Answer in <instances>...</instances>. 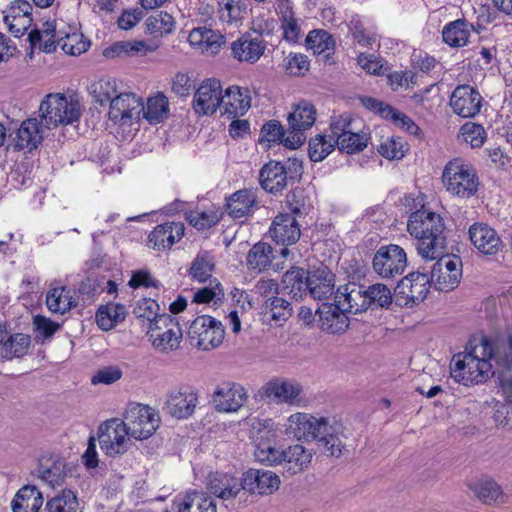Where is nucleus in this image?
Instances as JSON below:
<instances>
[{"instance_id": "obj_1", "label": "nucleus", "mask_w": 512, "mask_h": 512, "mask_svg": "<svg viewBox=\"0 0 512 512\" xmlns=\"http://www.w3.org/2000/svg\"><path fill=\"white\" fill-rule=\"evenodd\" d=\"M512 361V339L507 336L490 340L482 337L470 351L453 358L451 376L465 385H477L486 382L495 373L494 364Z\"/></svg>"}, {"instance_id": "obj_2", "label": "nucleus", "mask_w": 512, "mask_h": 512, "mask_svg": "<svg viewBox=\"0 0 512 512\" xmlns=\"http://www.w3.org/2000/svg\"><path fill=\"white\" fill-rule=\"evenodd\" d=\"M445 225L442 217L422 208L410 214L407 231L417 239L418 254L425 260H435L445 251Z\"/></svg>"}, {"instance_id": "obj_3", "label": "nucleus", "mask_w": 512, "mask_h": 512, "mask_svg": "<svg viewBox=\"0 0 512 512\" xmlns=\"http://www.w3.org/2000/svg\"><path fill=\"white\" fill-rule=\"evenodd\" d=\"M442 182L447 192L462 199L475 195L479 186L475 169L460 158L453 159L445 165Z\"/></svg>"}, {"instance_id": "obj_4", "label": "nucleus", "mask_w": 512, "mask_h": 512, "mask_svg": "<svg viewBox=\"0 0 512 512\" xmlns=\"http://www.w3.org/2000/svg\"><path fill=\"white\" fill-rule=\"evenodd\" d=\"M42 123L51 129L58 125L77 122L81 116V105L77 100H69L64 94H48L39 107Z\"/></svg>"}, {"instance_id": "obj_5", "label": "nucleus", "mask_w": 512, "mask_h": 512, "mask_svg": "<svg viewBox=\"0 0 512 512\" xmlns=\"http://www.w3.org/2000/svg\"><path fill=\"white\" fill-rule=\"evenodd\" d=\"M408 264L407 253L399 245L379 247L372 258V269L382 280H394L401 276Z\"/></svg>"}, {"instance_id": "obj_6", "label": "nucleus", "mask_w": 512, "mask_h": 512, "mask_svg": "<svg viewBox=\"0 0 512 512\" xmlns=\"http://www.w3.org/2000/svg\"><path fill=\"white\" fill-rule=\"evenodd\" d=\"M355 121L350 114H342L331 118L330 131L336 137L337 148L353 154L363 151L368 143L369 136L364 132H356Z\"/></svg>"}, {"instance_id": "obj_7", "label": "nucleus", "mask_w": 512, "mask_h": 512, "mask_svg": "<svg viewBox=\"0 0 512 512\" xmlns=\"http://www.w3.org/2000/svg\"><path fill=\"white\" fill-rule=\"evenodd\" d=\"M147 335L157 351L168 353L179 348L182 330L172 316L161 314L148 325Z\"/></svg>"}, {"instance_id": "obj_8", "label": "nucleus", "mask_w": 512, "mask_h": 512, "mask_svg": "<svg viewBox=\"0 0 512 512\" xmlns=\"http://www.w3.org/2000/svg\"><path fill=\"white\" fill-rule=\"evenodd\" d=\"M224 334L222 323L208 315L197 317L188 330L190 344L204 351L218 347Z\"/></svg>"}, {"instance_id": "obj_9", "label": "nucleus", "mask_w": 512, "mask_h": 512, "mask_svg": "<svg viewBox=\"0 0 512 512\" xmlns=\"http://www.w3.org/2000/svg\"><path fill=\"white\" fill-rule=\"evenodd\" d=\"M123 423L131 437L142 440L149 438L156 431L160 418L151 407L133 404L127 409Z\"/></svg>"}, {"instance_id": "obj_10", "label": "nucleus", "mask_w": 512, "mask_h": 512, "mask_svg": "<svg viewBox=\"0 0 512 512\" xmlns=\"http://www.w3.org/2000/svg\"><path fill=\"white\" fill-rule=\"evenodd\" d=\"M255 459L268 466L280 465L283 449L275 446L274 435L271 433V420H257L252 424Z\"/></svg>"}, {"instance_id": "obj_11", "label": "nucleus", "mask_w": 512, "mask_h": 512, "mask_svg": "<svg viewBox=\"0 0 512 512\" xmlns=\"http://www.w3.org/2000/svg\"><path fill=\"white\" fill-rule=\"evenodd\" d=\"M433 264L429 278L434 287L443 292L454 290L462 278V261L457 256L441 254Z\"/></svg>"}, {"instance_id": "obj_12", "label": "nucleus", "mask_w": 512, "mask_h": 512, "mask_svg": "<svg viewBox=\"0 0 512 512\" xmlns=\"http://www.w3.org/2000/svg\"><path fill=\"white\" fill-rule=\"evenodd\" d=\"M130 437L123 421L117 418L107 420L98 430L100 448L106 455L112 457L128 450Z\"/></svg>"}, {"instance_id": "obj_13", "label": "nucleus", "mask_w": 512, "mask_h": 512, "mask_svg": "<svg viewBox=\"0 0 512 512\" xmlns=\"http://www.w3.org/2000/svg\"><path fill=\"white\" fill-rule=\"evenodd\" d=\"M315 120L316 110L312 104L303 101L296 105L288 116L290 131L284 140V145L291 149L301 146L306 139L304 131L311 128Z\"/></svg>"}, {"instance_id": "obj_14", "label": "nucleus", "mask_w": 512, "mask_h": 512, "mask_svg": "<svg viewBox=\"0 0 512 512\" xmlns=\"http://www.w3.org/2000/svg\"><path fill=\"white\" fill-rule=\"evenodd\" d=\"M345 438L342 423L323 417L312 440L317 441L329 456L338 458L345 449Z\"/></svg>"}, {"instance_id": "obj_15", "label": "nucleus", "mask_w": 512, "mask_h": 512, "mask_svg": "<svg viewBox=\"0 0 512 512\" xmlns=\"http://www.w3.org/2000/svg\"><path fill=\"white\" fill-rule=\"evenodd\" d=\"M432 282L429 275L416 271L403 277L395 288V295L403 300L405 305L422 302L429 292Z\"/></svg>"}, {"instance_id": "obj_16", "label": "nucleus", "mask_w": 512, "mask_h": 512, "mask_svg": "<svg viewBox=\"0 0 512 512\" xmlns=\"http://www.w3.org/2000/svg\"><path fill=\"white\" fill-rule=\"evenodd\" d=\"M247 399V390L241 384L232 381L220 383L212 395L216 411L225 413L237 412Z\"/></svg>"}, {"instance_id": "obj_17", "label": "nucleus", "mask_w": 512, "mask_h": 512, "mask_svg": "<svg viewBox=\"0 0 512 512\" xmlns=\"http://www.w3.org/2000/svg\"><path fill=\"white\" fill-rule=\"evenodd\" d=\"M143 110L144 105L140 97L134 93L122 91L111 101L108 116L114 123L125 125L133 120H139Z\"/></svg>"}, {"instance_id": "obj_18", "label": "nucleus", "mask_w": 512, "mask_h": 512, "mask_svg": "<svg viewBox=\"0 0 512 512\" xmlns=\"http://www.w3.org/2000/svg\"><path fill=\"white\" fill-rule=\"evenodd\" d=\"M483 98L477 89L470 85L457 86L450 97V106L462 118H472L480 112Z\"/></svg>"}, {"instance_id": "obj_19", "label": "nucleus", "mask_w": 512, "mask_h": 512, "mask_svg": "<svg viewBox=\"0 0 512 512\" xmlns=\"http://www.w3.org/2000/svg\"><path fill=\"white\" fill-rule=\"evenodd\" d=\"M197 402V393L191 387L184 386L168 392L165 407L172 417L185 419L194 413Z\"/></svg>"}, {"instance_id": "obj_20", "label": "nucleus", "mask_w": 512, "mask_h": 512, "mask_svg": "<svg viewBox=\"0 0 512 512\" xmlns=\"http://www.w3.org/2000/svg\"><path fill=\"white\" fill-rule=\"evenodd\" d=\"M222 87L217 80L204 81L196 90L193 109L198 115H212L221 108Z\"/></svg>"}, {"instance_id": "obj_21", "label": "nucleus", "mask_w": 512, "mask_h": 512, "mask_svg": "<svg viewBox=\"0 0 512 512\" xmlns=\"http://www.w3.org/2000/svg\"><path fill=\"white\" fill-rule=\"evenodd\" d=\"M242 489L259 495H270L279 489L280 478L271 471L265 469H249L243 474Z\"/></svg>"}, {"instance_id": "obj_22", "label": "nucleus", "mask_w": 512, "mask_h": 512, "mask_svg": "<svg viewBox=\"0 0 512 512\" xmlns=\"http://www.w3.org/2000/svg\"><path fill=\"white\" fill-rule=\"evenodd\" d=\"M3 13L10 33L17 38L23 36L32 24V6L26 0H14Z\"/></svg>"}, {"instance_id": "obj_23", "label": "nucleus", "mask_w": 512, "mask_h": 512, "mask_svg": "<svg viewBox=\"0 0 512 512\" xmlns=\"http://www.w3.org/2000/svg\"><path fill=\"white\" fill-rule=\"evenodd\" d=\"M475 498L486 505H500L507 501L502 487L490 476L483 475L467 482Z\"/></svg>"}, {"instance_id": "obj_24", "label": "nucleus", "mask_w": 512, "mask_h": 512, "mask_svg": "<svg viewBox=\"0 0 512 512\" xmlns=\"http://www.w3.org/2000/svg\"><path fill=\"white\" fill-rule=\"evenodd\" d=\"M289 167L278 161L266 163L259 172L261 187L272 194L282 192L294 177L289 175Z\"/></svg>"}, {"instance_id": "obj_25", "label": "nucleus", "mask_w": 512, "mask_h": 512, "mask_svg": "<svg viewBox=\"0 0 512 512\" xmlns=\"http://www.w3.org/2000/svg\"><path fill=\"white\" fill-rule=\"evenodd\" d=\"M335 302L348 313H361L369 308L366 287L357 283H348L338 288Z\"/></svg>"}, {"instance_id": "obj_26", "label": "nucleus", "mask_w": 512, "mask_h": 512, "mask_svg": "<svg viewBox=\"0 0 512 512\" xmlns=\"http://www.w3.org/2000/svg\"><path fill=\"white\" fill-rule=\"evenodd\" d=\"M265 49L266 44L260 34H243L231 44L233 57L240 62H247L251 64L260 59Z\"/></svg>"}, {"instance_id": "obj_27", "label": "nucleus", "mask_w": 512, "mask_h": 512, "mask_svg": "<svg viewBox=\"0 0 512 512\" xmlns=\"http://www.w3.org/2000/svg\"><path fill=\"white\" fill-rule=\"evenodd\" d=\"M323 417H315L304 412L290 415L284 425L285 434L297 440L310 441L315 436Z\"/></svg>"}, {"instance_id": "obj_28", "label": "nucleus", "mask_w": 512, "mask_h": 512, "mask_svg": "<svg viewBox=\"0 0 512 512\" xmlns=\"http://www.w3.org/2000/svg\"><path fill=\"white\" fill-rule=\"evenodd\" d=\"M251 107V93L248 88L230 86L222 95V114L228 118L243 116Z\"/></svg>"}, {"instance_id": "obj_29", "label": "nucleus", "mask_w": 512, "mask_h": 512, "mask_svg": "<svg viewBox=\"0 0 512 512\" xmlns=\"http://www.w3.org/2000/svg\"><path fill=\"white\" fill-rule=\"evenodd\" d=\"M469 239L474 247L486 255L496 254L501 246V239L497 232L488 224L477 222L468 230Z\"/></svg>"}, {"instance_id": "obj_30", "label": "nucleus", "mask_w": 512, "mask_h": 512, "mask_svg": "<svg viewBox=\"0 0 512 512\" xmlns=\"http://www.w3.org/2000/svg\"><path fill=\"white\" fill-rule=\"evenodd\" d=\"M316 313L319 315L320 327L330 334H339L347 330L349 318L339 303H325L318 307Z\"/></svg>"}, {"instance_id": "obj_31", "label": "nucleus", "mask_w": 512, "mask_h": 512, "mask_svg": "<svg viewBox=\"0 0 512 512\" xmlns=\"http://www.w3.org/2000/svg\"><path fill=\"white\" fill-rule=\"evenodd\" d=\"M269 234L277 244L288 246L299 240L301 231L293 216L289 214H279L274 218L269 229Z\"/></svg>"}, {"instance_id": "obj_32", "label": "nucleus", "mask_w": 512, "mask_h": 512, "mask_svg": "<svg viewBox=\"0 0 512 512\" xmlns=\"http://www.w3.org/2000/svg\"><path fill=\"white\" fill-rule=\"evenodd\" d=\"M312 460V453L301 444H294L283 449L280 465L283 473L293 476L306 470Z\"/></svg>"}, {"instance_id": "obj_33", "label": "nucleus", "mask_w": 512, "mask_h": 512, "mask_svg": "<svg viewBox=\"0 0 512 512\" xmlns=\"http://www.w3.org/2000/svg\"><path fill=\"white\" fill-rule=\"evenodd\" d=\"M184 225L181 222H166L156 226L148 236L149 247L155 250L170 248L184 236Z\"/></svg>"}, {"instance_id": "obj_34", "label": "nucleus", "mask_w": 512, "mask_h": 512, "mask_svg": "<svg viewBox=\"0 0 512 512\" xmlns=\"http://www.w3.org/2000/svg\"><path fill=\"white\" fill-rule=\"evenodd\" d=\"M159 44L155 41L129 40L118 41L107 47L103 51L106 58H116L125 56H146L155 52Z\"/></svg>"}, {"instance_id": "obj_35", "label": "nucleus", "mask_w": 512, "mask_h": 512, "mask_svg": "<svg viewBox=\"0 0 512 512\" xmlns=\"http://www.w3.org/2000/svg\"><path fill=\"white\" fill-rule=\"evenodd\" d=\"M301 392L302 386L299 383L284 379H273L264 387V393L268 398L289 405L299 403V395Z\"/></svg>"}, {"instance_id": "obj_36", "label": "nucleus", "mask_w": 512, "mask_h": 512, "mask_svg": "<svg viewBox=\"0 0 512 512\" xmlns=\"http://www.w3.org/2000/svg\"><path fill=\"white\" fill-rule=\"evenodd\" d=\"M208 490L222 500H230L242 490V483L229 473L216 472L209 475Z\"/></svg>"}, {"instance_id": "obj_37", "label": "nucleus", "mask_w": 512, "mask_h": 512, "mask_svg": "<svg viewBox=\"0 0 512 512\" xmlns=\"http://www.w3.org/2000/svg\"><path fill=\"white\" fill-rule=\"evenodd\" d=\"M188 41L192 46L208 55L217 54L225 42L222 34L206 27L194 28L188 36Z\"/></svg>"}, {"instance_id": "obj_38", "label": "nucleus", "mask_w": 512, "mask_h": 512, "mask_svg": "<svg viewBox=\"0 0 512 512\" xmlns=\"http://www.w3.org/2000/svg\"><path fill=\"white\" fill-rule=\"evenodd\" d=\"M256 194L250 189H242L232 194L226 203V211L234 219L249 216L256 204Z\"/></svg>"}, {"instance_id": "obj_39", "label": "nucleus", "mask_w": 512, "mask_h": 512, "mask_svg": "<svg viewBox=\"0 0 512 512\" xmlns=\"http://www.w3.org/2000/svg\"><path fill=\"white\" fill-rule=\"evenodd\" d=\"M310 276L305 269L292 267L283 275V289L293 298H302L308 293Z\"/></svg>"}, {"instance_id": "obj_40", "label": "nucleus", "mask_w": 512, "mask_h": 512, "mask_svg": "<svg viewBox=\"0 0 512 512\" xmlns=\"http://www.w3.org/2000/svg\"><path fill=\"white\" fill-rule=\"evenodd\" d=\"M43 136L36 118H29L22 122L17 130L15 146L19 150L31 151L41 142Z\"/></svg>"}, {"instance_id": "obj_41", "label": "nucleus", "mask_w": 512, "mask_h": 512, "mask_svg": "<svg viewBox=\"0 0 512 512\" xmlns=\"http://www.w3.org/2000/svg\"><path fill=\"white\" fill-rule=\"evenodd\" d=\"M43 504L40 491L34 486H24L11 502L12 512H37Z\"/></svg>"}, {"instance_id": "obj_42", "label": "nucleus", "mask_w": 512, "mask_h": 512, "mask_svg": "<svg viewBox=\"0 0 512 512\" xmlns=\"http://www.w3.org/2000/svg\"><path fill=\"white\" fill-rule=\"evenodd\" d=\"M334 286V275L327 269H318L310 276L307 294L316 300H324L333 294Z\"/></svg>"}, {"instance_id": "obj_43", "label": "nucleus", "mask_w": 512, "mask_h": 512, "mask_svg": "<svg viewBox=\"0 0 512 512\" xmlns=\"http://www.w3.org/2000/svg\"><path fill=\"white\" fill-rule=\"evenodd\" d=\"M76 304L72 298V291L66 286L51 287L46 295V306L55 314H65Z\"/></svg>"}, {"instance_id": "obj_44", "label": "nucleus", "mask_w": 512, "mask_h": 512, "mask_svg": "<svg viewBox=\"0 0 512 512\" xmlns=\"http://www.w3.org/2000/svg\"><path fill=\"white\" fill-rule=\"evenodd\" d=\"M273 259V248L268 243L258 242L248 251L246 265L250 270L263 272L271 265Z\"/></svg>"}, {"instance_id": "obj_45", "label": "nucleus", "mask_w": 512, "mask_h": 512, "mask_svg": "<svg viewBox=\"0 0 512 512\" xmlns=\"http://www.w3.org/2000/svg\"><path fill=\"white\" fill-rule=\"evenodd\" d=\"M91 94L100 105L111 103L121 92V83L113 78L105 77L90 86Z\"/></svg>"}, {"instance_id": "obj_46", "label": "nucleus", "mask_w": 512, "mask_h": 512, "mask_svg": "<svg viewBox=\"0 0 512 512\" xmlns=\"http://www.w3.org/2000/svg\"><path fill=\"white\" fill-rule=\"evenodd\" d=\"M471 27L465 19H457L446 24L442 31L444 42L452 47L466 45Z\"/></svg>"}, {"instance_id": "obj_47", "label": "nucleus", "mask_w": 512, "mask_h": 512, "mask_svg": "<svg viewBox=\"0 0 512 512\" xmlns=\"http://www.w3.org/2000/svg\"><path fill=\"white\" fill-rule=\"evenodd\" d=\"M336 137L331 132L329 135L318 134L309 140L308 155L311 161L321 162L337 147Z\"/></svg>"}, {"instance_id": "obj_48", "label": "nucleus", "mask_w": 512, "mask_h": 512, "mask_svg": "<svg viewBox=\"0 0 512 512\" xmlns=\"http://www.w3.org/2000/svg\"><path fill=\"white\" fill-rule=\"evenodd\" d=\"M126 315V308L122 304L108 303L102 306L96 313V322L98 326L108 331L114 328L119 322L123 321Z\"/></svg>"}, {"instance_id": "obj_49", "label": "nucleus", "mask_w": 512, "mask_h": 512, "mask_svg": "<svg viewBox=\"0 0 512 512\" xmlns=\"http://www.w3.org/2000/svg\"><path fill=\"white\" fill-rule=\"evenodd\" d=\"M178 512H217L211 497L198 491L188 493L179 505Z\"/></svg>"}, {"instance_id": "obj_50", "label": "nucleus", "mask_w": 512, "mask_h": 512, "mask_svg": "<svg viewBox=\"0 0 512 512\" xmlns=\"http://www.w3.org/2000/svg\"><path fill=\"white\" fill-rule=\"evenodd\" d=\"M246 9L247 7L245 2L241 0H219V20L223 23L237 25L244 18Z\"/></svg>"}, {"instance_id": "obj_51", "label": "nucleus", "mask_w": 512, "mask_h": 512, "mask_svg": "<svg viewBox=\"0 0 512 512\" xmlns=\"http://www.w3.org/2000/svg\"><path fill=\"white\" fill-rule=\"evenodd\" d=\"M262 309L264 315L269 316L277 326H281L292 314L291 304L281 297L265 300Z\"/></svg>"}, {"instance_id": "obj_52", "label": "nucleus", "mask_w": 512, "mask_h": 512, "mask_svg": "<svg viewBox=\"0 0 512 512\" xmlns=\"http://www.w3.org/2000/svg\"><path fill=\"white\" fill-rule=\"evenodd\" d=\"M30 343V337L26 334L11 335L0 345V355L6 359L22 357L28 352Z\"/></svg>"}, {"instance_id": "obj_53", "label": "nucleus", "mask_w": 512, "mask_h": 512, "mask_svg": "<svg viewBox=\"0 0 512 512\" xmlns=\"http://www.w3.org/2000/svg\"><path fill=\"white\" fill-rule=\"evenodd\" d=\"M168 106L169 102L167 97L163 94H158L154 97L148 98L146 107H144L141 114H143V117L151 124L160 123L168 114Z\"/></svg>"}, {"instance_id": "obj_54", "label": "nucleus", "mask_w": 512, "mask_h": 512, "mask_svg": "<svg viewBox=\"0 0 512 512\" xmlns=\"http://www.w3.org/2000/svg\"><path fill=\"white\" fill-rule=\"evenodd\" d=\"M174 18L165 11H156L146 19L147 31L154 36H163L173 31Z\"/></svg>"}, {"instance_id": "obj_55", "label": "nucleus", "mask_w": 512, "mask_h": 512, "mask_svg": "<svg viewBox=\"0 0 512 512\" xmlns=\"http://www.w3.org/2000/svg\"><path fill=\"white\" fill-rule=\"evenodd\" d=\"M78 500L71 490H64L46 503L48 512H77Z\"/></svg>"}, {"instance_id": "obj_56", "label": "nucleus", "mask_w": 512, "mask_h": 512, "mask_svg": "<svg viewBox=\"0 0 512 512\" xmlns=\"http://www.w3.org/2000/svg\"><path fill=\"white\" fill-rule=\"evenodd\" d=\"M369 307L388 308L392 303L391 290L382 283H376L366 288Z\"/></svg>"}, {"instance_id": "obj_57", "label": "nucleus", "mask_w": 512, "mask_h": 512, "mask_svg": "<svg viewBox=\"0 0 512 512\" xmlns=\"http://www.w3.org/2000/svg\"><path fill=\"white\" fill-rule=\"evenodd\" d=\"M58 44L66 54L77 56L88 50L90 41L85 40L82 34L72 33L59 38Z\"/></svg>"}, {"instance_id": "obj_58", "label": "nucleus", "mask_w": 512, "mask_h": 512, "mask_svg": "<svg viewBox=\"0 0 512 512\" xmlns=\"http://www.w3.org/2000/svg\"><path fill=\"white\" fill-rule=\"evenodd\" d=\"M307 47L313 50L314 54H321L334 47L332 36L323 30L310 31L306 37Z\"/></svg>"}, {"instance_id": "obj_59", "label": "nucleus", "mask_w": 512, "mask_h": 512, "mask_svg": "<svg viewBox=\"0 0 512 512\" xmlns=\"http://www.w3.org/2000/svg\"><path fill=\"white\" fill-rule=\"evenodd\" d=\"M406 144L401 137H388L383 140L379 147L378 152L389 160L401 159L406 152Z\"/></svg>"}, {"instance_id": "obj_60", "label": "nucleus", "mask_w": 512, "mask_h": 512, "mask_svg": "<svg viewBox=\"0 0 512 512\" xmlns=\"http://www.w3.org/2000/svg\"><path fill=\"white\" fill-rule=\"evenodd\" d=\"M187 221L196 229L204 230L209 229L216 225L220 217L214 210L208 211H191L186 215Z\"/></svg>"}, {"instance_id": "obj_61", "label": "nucleus", "mask_w": 512, "mask_h": 512, "mask_svg": "<svg viewBox=\"0 0 512 512\" xmlns=\"http://www.w3.org/2000/svg\"><path fill=\"white\" fill-rule=\"evenodd\" d=\"M214 263L207 255H198L190 268L191 277L198 282L211 279Z\"/></svg>"}, {"instance_id": "obj_62", "label": "nucleus", "mask_w": 512, "mask_h": 512, "mask_svg": "<svg viewBox=\"0 0 512 512\" xmlns=\"http://www.w3.org/2000/svg\"><path fill=\"white\" fill-rule=\"evenodd\" d=\"M463 140L469 143L472 148L481 147L486 140V131L482 125L467 122L461 127Z\"/></svg>"}, {"instance_id": "obj_63", "label": "nucleus", "mask_w": 512, "mask_h": 512, "mask_svg": "<svg viewBox=\"0 0 512 512\" xmlns=\"http://www.w3.org/2000/svg\"><path fill=\"white\" fill-rule=\"evenodd\" d=\"M349 30L354 41L363 47L371 46L376 42V34L366 30L358 16H354L350 20Z\"/></svg>"}, {"instance_id": "obj_64", "label": "nucleus", "mask_w": 512, "mask_h": 512, "mask_svg": "<svg viewBox=\"0 0 512 512\" xmlns=\"http://www.w3.org/2000/svg\"><path fill=\"white\" fill-rule=\"evenodd\" d=\"M287 204L294 215L307 214L310 210V202L302 188L293 189L286 197Z\"/></svg>"}]
</instances>
